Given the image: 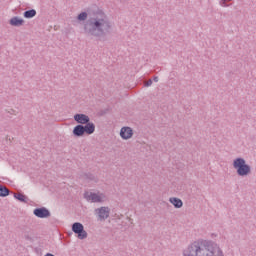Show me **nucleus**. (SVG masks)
I'll return each mask as SVG.
<instances>
[{"label":"nucleus","instance_id":"9","mask_svg":"<svg viewBox=\"0 0 256 256\" xmlns=\"http://www.w3.org/2000/svg\"><path fill=\"white\" fill-rule=\"evenodd\" d=\"M82 127V131L84 135H93L95 133V123L88 122L87 124L80 125Z\"/></svg>","mask_w":256,"mask_h":256},{"label":"nucleus","instance_id":"15","mask_svg":"<svg viewBox=\"0 0 256 256\" xmlns=\"http://www.w3.org/2000/svg\"><path fill=\"white\" fill-rule=\"evenodd\" d=\"M35 15H37V10L36 9L26 10L23 13L24 19H33V17H35Z\"/></svg>","mask_w":256,"mask_h":256},{"label":"nucleus","instance_id":"21","mask_svg":"<svg viewBox=\"0 0 256 256\" xmlns=\"http://www.w3.org/2000/svg\"><path fill=\"white\" fill-rule=\"evenodd\" d=\"M72 225H83V224H81L80 222H74L72 223Z\"/></svg>","mask_w":256,"mask_h":256},{"label":"nucleus","instance_id":"17","mask_svg":"<svg viewBox=\"0 0 256 256\" xmlns=\"http://www.w3.org/2000/svg\"><path fill=\"white\" fill-rule=\"evenodd\" d=\"M232 0H220L221 7H229L228 3H231Z\"/></svg>","mask_w":256,"mask_h":256},{"label":"nucleus","instance_id":"1","mask_svg":"<svg viewBox=\"0 0 256 256\" xmlns=\"http://www.w3.org/2000/svg\"><path fill=\"white\" fill-rule=\"evenodd\" d=\"M76 21L82 25L86 37H94L98 41H105L113 33V23L109 21L103 10H97L92 15H89L87 11H82L77 15Z\"/></svg>","mask_w":256,"mask_h":256},{"label":"nucleus","instance_id":"18","mask_svg":"<svg viewBox=\"0 0 256 256\" xmlns=\"http://www.w3.org/2000/svg\"><path fill=\"white\" fill-rule=\"evenodd\" d=\"M151 85H153V80H152V79L148 80V81L144 84V87H151Z\"/></svg>","mask_w":256,"mask_h":256},{"label":"nucleus","instance_id":"19","mask_svg":"<svg viewBox=\"0 0 256 256\" xmlns=\"http://www.w3.org/2000/svg\"><path fill=\"white\" fill-rule=\"evenodd\" d=\"M86 177H87L88 179H91V180H93V179H94L93 174H86Z\"/></svg>","mask_w":256,"mask_h":256},{"label":"nucleus","instance_id":"8","mask_svg":"<svg viewBox=\"0 0 256 256\" xmlns=\"http://www.w3.org/2000/svg\"><path fill=\"white\" fill-rule=\"evenodd\" d=\"M110 211L111 210L109 209V207L105 206L96 209V212L98 214V220L105 221V219H108Z\"/></svg>","mask_w":256,"mask_h":256},{"label":"nucleus","instance_id":"2","mask_svg":"<svg viewBox=\"0 0 256 256\" xmlns=\"http://www.w3.org/2000/svg\"><path fill=\"white\" fill-rule=\"evenodd\" d=\"M183 256H224L223 250L211 242H194L184 251Z\"/></svg>","mask_w":256,"mask_h":256},{"label":"nucleus","instance_id":"3","mask_svg":"<svg viewBox=\"0 0 256 256\" xmlns=\"http://www.w3.org/2000/svg\"><path fill=\"white\" fill-rule=\"evenodd\" d=\"M233 167L239 177H247L251 175V165L247 164V161L242 157L233 160Z\"/></svg>","mask_w":256,"mask_h":256},{"label":"nucleus","instance_id":"6","mask_svg":"<svg viewBox=\"0 0 256 256\" xmlns=\"http://www.w3.org/2000/svg\"><path fill=\"white\" fill-rule=\"evenodd\" d=\"M134 135L133 128L129 126H124L120 130V137L124 141H128V139H131Z\"/></svg>","mask_w":256,"mask_h":256},{"label":"nucleus","instance_id":"10","mask_svg":"<svg viewBox=\"0 0 256 256\" xmlns=\"http://www.w3.org/2000/svg\"><path fill=\"white\" fill-rule=\"evenodd\" d=\"M72 230L78 235V239H85L87 232L83 229V225H73Z\"/></svg>","mask_w":256,"mask_h":256},{"label":"nucleus","instance_id":"16","mask_svg":"<svg viewBox=\"0 0 256 256\" xmlns=\"http://www.w3.org/2000/svg\"><path fill=\"white\" fill-rule=\"evenodd\" d=\"M11 191L4 185H0V197H9Z\"/></svg>","mask_w":256,"mask_h":256},{"label":"nucleus","instance_id":"7","mask_svg":"<svg viewBox=\"0 0 256 256\" xmlns=\"http://www.w3.org/2000/svg\"><path fill=\"white\" fill-rule=\"evenodd\" d=\"M33 214L35 217H39L40 219H47V217H51V212L45 207L34 209Z\"/></svg>","mask_w":256,"mask_h":256},{"label":"nucleus","instance_id":"20","mask_svg":"<svg viewBox=\"0 0 256 256\" xmlns=\"http://www.w3.org/2000/svg\"><path fill=\"white\" fill-rule=\"evenodd\" d=\"M153 81H154L155 83H158V82H159V77H158V76H154V77H153Z\"/></svg>","mask_w":256,"mask_h":256},{"label":"nucleus","instance_id":"14","mask_svg":"<svg viewBox=\"0 0 256 256\" xmlns=\"http://www.w3.org/2000/svg\"><path fill=\"white\" fill-rule=\"evenodd\" d=\"M14 199H17V201H20V203H29V197H27L25 194L20 193H14Z\"/></svg>","mask_w":256,"mask_h":256},{"label":"nucleus","instance_id":"13","mask_svg":"<svg viewBox=\"0 0 256 256\" xmlns=\"http://www.w3.org/2000/svg\"><path fill=\"white\" fill-rule=\"evenodd\" d=\"M169 202L175 207V209H181V207H183V200L180 198L172 197L169 199Z\"/></svg>","mask_w":256,"mask_h":256},{"label":"nucleus","instance_id":"5","mask_svg":"<svg viewBox=\"0 0 256 256\" xmlns=\"http://www.w3.org/2000/svg\"><path fill=\"white\" fill-rule=\"evenodd\" d=\"M84 199L91 201V203H103V197L95 192L84 193Z\"/></svg>","mask_w":256,"mask_h":256},{"label":"nucleus","instance_id":"4","mask_svg":"<svg viewBox=\"0 0 256 256\" xmlns=\"http://www.w3.org/2000/svg\"><path fill=\"white\" fill-rule=\"evenodd\" d=\"M74 121L77 125H86L87 123H91V118L84 113H76L74 115Z\"/></svg>","mask_w":256,"mask_h":256},{"label":"nucleus","instance_id":"12","mask_svg":"<svg viewBox=\"0 0 256 256\" xmlns=\"http://www.w3.org/2000/svg\"><path fill=\"white\" fill-rule=\"evenodd\" d=\"M72 135L76 137V139H79L81 137H85V132H83V128L81 125L77 124L73 130H72Z\"/></svg>","mask_w":256,"mask_h":256},{"label":"nucleus","instance_id":"11","mask_svg":"<svg viewBox=\"0 0 256 256\" xmlns=\"http://www.w3.org/2000/svg\"><path fill=\"white\" fill-rule=\"evenodd\" d=\"M9 25L12 27H22V25H25V20L19 16H14L9 20Z\"/></svg>","mask_w":256,"mask_h":256}]
</instances>
